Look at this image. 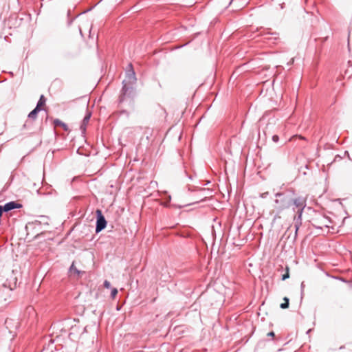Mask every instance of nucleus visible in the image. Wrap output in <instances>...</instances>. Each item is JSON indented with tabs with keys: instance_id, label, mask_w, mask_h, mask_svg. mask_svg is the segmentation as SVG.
I'll return each instance as SVG.
<instances>
[{
	"instance_id": "obj_1",
	"label": "nucleus",
	"mask_w": 352,
	"mask_h": 352,
	"mask_svg": "<svg viewBox=\"0 0 352 352\" xmlns=\"http://www.w3.org/2000/svg\"><path fill=\"white\" fill-rule=\"evenodd\" d=\"M274 208L276 210V217L285 209L292 207V210L296 214L294 217V223L295 228L294 239L296 238L298 231L302 225V215L303 210L306 206V201L303 197H294V191L287 189L283 192L275 193Z\"/></svg>"
},
{
	"instance_id": "obj_2",
	"label": "nucleus",
	"mask_w": 352,
	"mask_h": 352,
	"mask_svg": "<svg viewBox=\"0 0 352 352\" xmlns=\"http://www.w3.org/2000/svg\"><path fill=\"white\" fill-rule=\"evenodd\" d=\"M129 69L126 72L125 79L122 81V88L119 96V102H124L127 98L132 99L135 95L133 85L136 82L135 73L133 69L132 64L129 65Z\"/></svg>"
},
{
	"instance_id": "obj_3",
	"label": "nucleus",
	"mask_w": 352,
	"mask_h": 352,
	"mask_svg": "<svg viewBox=\"0 0 352 352\" xmlns=\"http://www.w3.org/2000/svg\"><path fill=\"white\" fill-rule=\"evenodd\" d=\"M96 232L99 233L102 230H104L107 226V221L102 214L101 210H96Z\"/></svg>"
},
{
	"instance_id": "obj_4",
	"label": "nucleus",
	"mask_w": 352,
	"mask_h": 352,
	"mask_svg": "<svg viewBox=\"0 0 352 352\" xmlns=\"http://www.w3.org/2000/svg\"><path fill=\"white\" fill-rule=\"evenodd\" d=\"M331 222V219L329 217L322 216L320 218L316 219L314 220L313 226L316 229H322L323 227L329 228V223Z\"/></svg>"
},
{
	"instance_id": "obj_5",
	"label": "nucleus",
	"mask_w": 352,
	"mask_h": 352,
	"mask_svg": "<svg viewBox=\"0 0 352 352\" xmlns=\"http://www.w3.org/2000/svg\"><path fill=\"white\" fill-rule=\"evenodd\" d=\"M22 205L16 201H12L6 203L3 206H1V209L3 212H9L14 209L21 208Z\"/></svg>"
},
{
	"instance_id": "obj_6",
	"label": "nucleus",
	"mask_w": 352,
	"mask_h": 352,
	"mask_svg": "<svg viewBox=\"0 0 352 352\" xmlns=\"http://www.w3.org/2000/svg\"><path fill=\"white\" fill-rule=\"evenodd\" d=\"M5 324L6 328L9 330L10 333H13V329H16L19 327V322L16 320H13L11 318H7L5 321Z\"/></svg>"
},
{
	"instance_id": "obj_7",
	"label": "nucleus",
	"mask_w": 352,
	"mask_h": 352,
	"mask_svg": "<svg viewBox=\"0 0 352 352\" xmlns=\"http://www.w3.org/2000/svg\"><path fill=\"white\" fill-rule=\"evenodd\" d=\"M278 34L276 32H271L270 31H267L265 33H264L263 36L264 38L268 40L270 39H274L276 40L278 38Z\"/></svg>"
},
{
	"instance_id": "obj_8",
	"label": "nucleus",
	"mask_w": 352,
	"mask_h": 352,
	"mask_svg": "<svg viewBox=\"0 0 352 352\" xmlns=\"http://www.w3.org/2000/svg\"><path fill=\"white\" fill-rule=\"evenodd\" d=\"M41 109H39L38 107H35L29 114H28V118L30 119H33L34 120L36 116H37V114L38 113L41 111Z\"/></svg>"
},
{
	"instance_id": "obj_9",
	"label": "nucleus",
	"mask_w": 352,
	"mask_h": 352,
	"mask_svg": "<svg viewBox=\"0 0 352 352\" xmlns=\"http://www.w3.org/2000/svg\"><path fill=\"white\" fill-rule=\"evenodd\" d=\"M54 124L56 126H62L65 131L68 130V126H67V124L58 119L54 120Z\"/></svg>"
},
{
	"instance_id": "obj_10",
	"label": "nucleus",
	"mask_w": 352,
	"mask_h": 352,
	"mask_svg": "<svg viewBox=\"0 0 352 352\" xmlns=\"http://www.w3.org/2000/svg\"><path fill=\"white\" fill-rule=\"evenodd\" d=\"M90 118H91V113H87L83 118L82 120V123L81 124V129H85V125L89 122V120H90Z\"/></svg>"
},
{
	"instance_id": "obj_11",
	"label": "nucleus",
	"mask_w": 352,
	"mask_h": 352,
	"mask_svg": "<svg viewBox=\"0 0 352 352\" xmlns=\"http://www.w3.org/2000/svg\"><path fill=\"white\" fill-rule=\"evenodd\" d=\"M46 99L43 95H41L36 104V107L41 109V107L45 105Z\"/></svg>"
},
{
	"instance_id": "obj_12",
	"label": "nucleus",
	"mask_w": 352,
	"mask_h": 352,
	"mask_svg": "<svg viewBox=\"0 0 352 352\" xmlns=\"http://www.w3.org/2000/svg\"><path fill=\"white\" fill-rule=\"evenodd\" d=\"M283 300L285 302L283 303H281L280 307L281 309H287L289 307V298L287 297H285L283 298Z\"/></svg>"
},
{
	"instance_id": "obj_13",
	"label": "nucleus",
	"mask_w": 352,
	"mask_h": 352,
	"mask_svg": "<svg viewBox=\"0 0 352 352\" xmlns=\"http://www.w3.org/2000/svg\"><path fill=\"white\" fill-rule=\"evenodd\" d=\"M69 271L71 273L74 272V273H76L77 274H80V271L76 269V267L74 266V263L69 267Z\"/></svg>"
},
{
	"instance_id": "obj_14",
	"label": "nucleus",
	"mask_w": 352,
	"mask_h": 352,
	"mask_svg": "<svg viewBox=\"0 0 352 352\" xmlns=\"http://www.w3.org/2000/svg\"><path fill=\"white\" fill-rule=\"evenodd\" d=\"M285 8V3H279L276 7V10H283Z\"/></svg>"
},
{
	"instance_id": "obj_15",
	"label": "nucleus",
	"mask_w": 352,
	"mask_h": 352,
	"mask_svg": "<svg viewBox=\"0 0 352 352\" xmlns=\"http://www.w3.org/2000/svg\"><path fill=\"white\" fill-rule=\"evenodd\" d=\"M118 294V289L116 288H113L112 290H111V296L114 298L116 295Z\"/></svg>"
},
{
	"instance_id": "obj_16",
	"label": "nucleus",
	"mask_w": 352,
	"mask_h": 352,
	"mask_svg": "<svg viewBox=\"0 0 352 352\" xmlns=\"http://www.w3.org/2000/svg\"><path fill=\"white\" fill-rule=\"evenodd\" d=\"M289 277V269L288 267H287V272L285 274H284L282 276V280H286L287 278H288Z\"/></svg>"
},
{
	"instance_id": "obj_17",
	"label": "nucleus",
	"mask_w": 352,
	"mask_h": 352,
	"mask_svg": "<svg viewBox=\"0 0 352 352\" xmlns=\"http://www.w3.org/2000/svg\"><path fill=\"white\" fill-rule=\"evenodd\" d=\"M103 285H104V287H106V288H108V289H109V288H110V287H111V283H110V282H109V281H108V280H104V284H103Z\"/></svg>"
},
{
	"instance_id": "obj_18",
	"label": "nucleus",
	"mask_w": 352,
	"mask_h": 352,
	"mask_svg": "<svg viewBox=\"0 0 352 352\" xmlns=\"http://www.w3.org/2000/svg\"><path fill=\"white\" fill-rule=\"evenodd\" d=\"M278 140H279V137L277 135H274L272 136V140L274 142H278Z\"/></svg>"
},
{
	"instance_id": "obj_19",
	"label": "nucleus",
	"mask_w": 352,
	"mask_h": 352,
	"mask_svg": "<svg viewBox=\"0 0 352 352\" xmlns=\"http://www.w3.org/2000/svg\"><path fill=\"white\" fill-rule=\"evenodd\" d=\"M268 194H269V192H263V193H262V194L261 195V197L262 198H265V197L267 196V195H268Z\"/></svg>"
},
{
	"instance_id": "obj_20",
	"label": "nucleus",
	"mask_w": 352,
	"mask_h": 352,
	"mask_svg": "<svg viewBox=\"0 0 352 352\" xmlns=\"http://www.w3.org/2000/svg\"><path fill=\"white\" fill-rule=\"evenodd\" d=\"M267 336L273 337V336H274V333L273 331H271V332L268 333Z\"/></svg>"
},
{
	"instance_id": "obj_21",
	"label": "nucleus",
	"mask_w": 352,
	"mask_h": 352,
	"mask_svg": "<svg viewBox=\"0 0 352 352\" xmlns=\"http://www.w3.org/2000/svg\"><path fill=\"white\" fill-rule=\"evenodd\" d=\"M304 286H305V285H304V283L302 282V283H301V288H302V289H303Z\"/></svg>"
},
{
	"instance_id": "obj_22",
	"label": "nucleus",
	"mask_w": 352,
	"mask_h": 352,
	"mask_svg": "<svg viewBox=\"0 0 352 352\" xmlns=\"http://www.w3.org/2000/svg\"><path fill=\"white\" fill-rule=\"evenodd\" d=\"M41 352H43V351H41Z\"/></svg>"
}]
</instances>
